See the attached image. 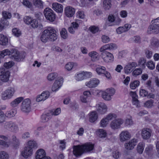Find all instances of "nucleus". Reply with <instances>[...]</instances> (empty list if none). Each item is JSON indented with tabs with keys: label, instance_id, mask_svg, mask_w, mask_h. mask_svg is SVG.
I'll return each mask as SVG.
<instances>
[{
	"label": "nucleus",
	"instance_id": "nucleus-49",
	"mask_svg": "<svg viewBox=\"0 0 159 159\" xmlns=\"http://www.w3.org/2000/svg\"><path fill=\"white\" fill-rule=\"evenodd\" d=\"M117 115L115 113H110L107 115L105 117L107 119L109 122L114 119H115L117 117Z\"/></svg>",
	"mask_w": 159,
	"mask_h": 159
},
{
	"label": "nucleus",
	"instance_id": "nucleus-58",
	"mask_svg": "<svg viewBox=\"0 0 159 159\" xmlns=\"http://www.w3.org/2000/svg\"><path fill=\"white\" fill-rule=\"evenodd\" d=\"M50 114H51V116L52 115L57 116L59 115L61 112V109L60 108H57L56 109L53 110L52 111H49Z\"/></svg>",
	"mask_w": 159,
	"mask_h": 159
},
{
	"label": "nucleus",
	"instance_id": "nucleus-59",
	"mask_svg": "<svg viewBox=\"0 0 159 159\" xmlns=\"http://www.w3.org/2000/svg\"><path fill=\"white\" fill-rule=\"evenodd\" d=\"M147 67L150 70H152L155 68V64L152 61H148L146 64Z\"/></svg>",
	"mask_w": 159,
	"mask_h": 159
},
{
	"label": "nucleus",
	"instance_id": "nucleus-46",
	"mask_svg": "<svg viewBox=\"0 0 159 159\" xmlns=\"http://www.w3.org/2000/svg\"><path fill=\"white\" fill-rule=\"evenodd\" d=\"M2 15L3 18L1 19H5L6 20H7V19H10L12 16L11 13L7 11H3L2 12Z\"/></svg>",
	"mask_w": 159,
	"mask_h": 159
},
{
	"label": "nucleus",
	"instance_id": "nucleus-34",
	"mask_svg": "<svg viewBox=\"0 0 159 159\" xmlns=\"http://www.w3.org/2000/svg\"><path fill=\"white\" fill-rule=\"evenodd\" d=\"M140 85V82L139 80H134L130 82L129 84L130 88L132 90H134L138 88Z\"/></svg>",
	"mask_w": 159,
	"mask_h": 159
},
{
	"label": "nucleus",
	"instance_id": "nucleus-30",
	"mask_svg": "<svg viewBox=\"0 0 159 159\" xmlns=\"http://www.w3.org/2000/svg\"><path fill=\"white\" fill-rule=\"evenodd\" d=\"M77 66L78 64L76 62H69L66 64L64 68L66 70L70 71L72 70L74 67H76Z\"/></svg>",
	"mask_w": 159,
	"mask_h": 159
},
{
	"label": "nucleus",
	"instance_id": "nucleus-62",
	"mask_svg": "<svg viewBox=\"0 0 159 159\" xmlns=\"http://www.w3.org/2000/svg\"><path fill=\"white\" fill-rule=\"evenodd\" d=\"M14 65V63L12 61L6 62L4 63V66L7 69L11 68Z\"/></svg>",
	"mask_w": 159,
	"mask_h": 159
},
{
	"label": "nucleus",
	"instance_id": "nucleus-2",
	"mask_svg": "<svg viewBox=\"0 0 159 159\" xmlns=\"http://www.w3.org/2000/svg\"><path fill=\"white\" fill-rule=\"evenodd\" d=\"M57 32L55 28L51 26H48L42 32L40 39L44 43L48 41H55L57 38Z\"/></svg>",
	"mask_w": 159,
	"mask_h": 159
},
{
	"label": "nucleus",
	"instance_id": "nucleus-56",
	"mask_svg": "<svg viewBox=\"0 0 159 159\" xmlns=\"http://www.w3.org/2000/svg\"><path fill=\"white\" fill-rule=\"evenodd\" d=\"M13 34L16 37H19L21 35V32L17 28H15L12 30Z\"/></svg>",
	"mask_w": 159,
	"mask_h": 159
},
{
	"label": "nucleus",
	"instance_id": "nucleus-63",
	"mask_svg": "<svg viewBox=\"0 0 159 159\" xmlns=\"http://www.w3.org/2000/svg\"><path fill=\"white\" fill-rule=\"evenodd\" d=\"M102 41L104 43H107L110 41V38L107 36L103 35L101 37Z\"/></svg>",
	"mask_w": 159,
	"mask_h": 159
},
{
	"label": "nucleus",
	"instance_id": "nucleus-42",
	"mask_svg": "<svg viewBox=\"0 0 159 159\" xmlns=\"http://www.w3.org/2000/svg\"><path fill=\"white\" fill-rule=\"evenodd\" d=\"M144 143L143 142H141L139 143L137 147V151L138 153L142 154L144 149Z\"/></svg>",
	"mask_w": 159,
	"mask_h": 159
},
{
	"label": "nucleus",
	"instance_id": "nucleus-19",
	"mask_svg": "<svg viewBox=\"0 0 159 159\" xmlns=\"http://www.w3.org/2000/svg\"><path fill=\"white\" fill-rule=\"evenodd\" d=\"M97 111L100 114H104L107 110V107L106 105L103 102H99L96 106Z\"/></svg>",
	"mask_w": 159,
	"mask_h": 159
},
{
	"label": "nucleus",
	"instance_id": "nucleus-14",
	"mask_svg": "<svg viewBox=\"0 0 159 159\" xmlns=\"http://www.w3.org/2000/svg\"><path fill=\"white\" fill-rule=\"evenodd\" d=\"M50 95V93L49 91H43L41 94L38 95L35 97V101L37 102H43L48 98Z\"/></svg>",
	"mask_w": 159,
	"mask_h": 159
},
{
	"label": "nucleus",
	"instance_id": "nucleus-24",
	"mask_svg": "<svg viewBox=\"0 0 159 159\" xmlns=\"http://www.w3.org/2000/svg\"><path fill=\"white\" fill-rule=\"evenodd\" d=\"M52 8L57 13H62L63 11V6L61 4L57 3H53L52 4Z\"/></svg>",
	"mask_w": 159,
	"mask_h": 159
},
{
	"label": "nucleus",
	"instance_id": "nucleus-18",
	"mask_svg": "<svg viewBox=\"0 0 159 159\" xmlns=\"http://www.w3.org/2000/svg\"><path fill=\"white\" fill-rule=\"evenodd\" d=\"M137 66L136 62L132 61L128 62L124 67V72L125 74H129L133 71V69Z\"/></svg>",
	"mask_w": 159,
	"mask_h": 159
},
{
	"label": "nucleus",
	"instance_id": "nucleus-23",
	"mask_svg": "<svg viewBox=\"0 0 159 159\" xmlns=\"http://www.w3.org/2000/svg\"><path fill=\"white\" fill-rule=\"evenodd\" d=\"M10 41L8 36L2 34H0V45L5 46L8 45Z\"/></svg>",
	"mask_w": 159,
	"mask_h": 159
},
{
	"label": "nucleus",
	"instance_id": "nucleus-38",
	"mask_svg": "<svg viewBox=\"0 0 159 159\" xmlns=\"http://www.w3.org/2000/svg\"><path fill=\"white\" fill-rule=\"evenodd\" d=\"M9 24V23L8 21L5 19H1L0 20V32L7 27Z\"/></svg>",
	"mask_w": 159,
	"mask_h": 159
},
{
	"label": "nucleus",
	"instance_id": "nucleus-61",
	"mask_svg": "<svg viewBox=\"0 0 159 159\" xmlns=\"http://www.w3.org/2000/svg\"><path fill=\"white\" fill-rule=\"evenodd\" d=\"M30 25L31 27L34 28H37L39 25L38 20L36 19H33Z\"/></svg>",
	"mask_w": 159,
	"mask_h": 159
},
{
	"label": "nucleus",
	"instance_id": "nucleus-20",
	"mask_svg": "<svg viewBox=\"0 0 159 159\" xmlns=\"http://www.w3.org/2000/svg\"><path fill=\"white\" fill-rule=\"evenodd\" d=\"M138 142V141L137 139H132L129 142L125 144V147L128 150H132L134 148Z\"/></svg>",
	"mask_w": 159,
	"mask_h": 159
},
{
	"label": "nucleus",
	"instance_id": "nucleus-16",
	"mask_svg": "<svg viewBox=\"0 0 159 159\" xmlns=\"http://www.w3.org/2000/svg\"><path fill=\"white\" fill-rule=\"evenodd\" d=\"M119 139L120 142H124L129 139L131 137L130 133L127 130L122 131L119 135Z\"/></svg>",
	"mask_w": 159,
	"mask_h": 159
},
{
	"label": "nucleus",
	"instance_id": "nucleus-45",
	"mask_svg": "<svg viewBox=\"0 0 159 159\" xmlns=\"http://www.w3.org/2000/svg\"><path fill=\"white\" fill-rule=\"evenodd\" d=\"M60 35L61 38L66 39L68 37V34L66 30L64 28H62L60 31Z\"/></svg>",
	"mask_w": 159,
	"mask_h": 159
},
{
	"label": "nucleus",
	"instance_id": "nucleus-60",
	"mask_svg": "<svg viewBox=\"0 0 159 159\" xmlns=\"http://www.w3.org/2000/svg\"><path fill=\"white\" fill-rule=\"evenodd\" d=\"M84 80L91 78L92 76V74L90 72L82 71Z\"/></svg>",
	"mask_w": 159,
	"mask_h": 159
},
{
	"label": "nucleus",
	"instance_id": "nucleus-37",
	"mask_svg": "<svg viewBox=\"0 0 159 159\" xmlns=\"http://www.w3.org/2000/svg\"><path fill=\"white\" fill-rule=\"evenodd\" d=\"M51 117V114H50V113L48 112L45 114H43L42 115L41 121L43 123L46 122L48 121Z\"/></svg>",
	"mask_w": 159,
	"mask_h": 159
},
{
	"label": "nucleus",
	"instance_id": "nucleus-29",
	"mask_svg": "<svg viewBox=\"0 0 159 159\" xmlns=\"http://www.w3.org/2000/svg\"><path fill=\"white\" fill-rule=\"evenodd\" d=\"M151 130L149 129H142L141 135L142 138L145 139H149L151 136Z\"/></svg>",
	"mask_w": 159,
	"mask_h": 159
},
{
	"label": "nucleus",
	"instance_id": "nucleus-57",
	"mask_svg": "<svg viewBox=\"0 0 159 159\" xmlns=\"http://www.w3.org/2000/svg\"><path fill=\"white\" fill-rule=\"evenodd\" d=\"M76 17L81 19H84L85 17L84 12L81 10H79L76 13Z\"/></svg>",
	"mask_w": 159,
	"mask_h": 159
},
{
	"label": "nucleus",
	"instance_id": "nucleus-10",
	"mask_svg": "<svg viewBox=\"0 0 159 159\" xmlns=\"http://www.w3.org/2000/svg\"><path fill=\"white\" fill-rule=\"evenodd\" d=\"M101 56L103 61L106 63L112 62L114 61V58L113 54L109 52H105L102 53Z\"/></svg>",
	"mask_w": 159,
	"mask_h": 159
},
{
	"label": "nucleus",
	"instance_id": "nucleus-26",
	"mask_svg": "<svg viewBox=\"0 0 159 159\" xmlns=\"http://www.w3.org/2000/svg\"><path fill=\"white\" fill-rule=\"evenodd\" d=\"M73 153L76 157L81 156L83 153V149L81 146H74Z\"/></svg>",
	"mask_w": 159,
	"mask_h": 159
},
{
	"label": "nucleus",
	"instance_id": "nucleus-32",
	"mask_svg": "<svg viewBox=\"0 0 159 159\" xmlns=\"http://www.w3.org/2000/svg\"><path fill=\"white\" fill-rule=\"evenodd\" d=\"M96 132L97 136L100 138H105L107 135L106 131L103 129H98L96 131Z\"/></svg>",
	"mask_w": 159,
	"mask_h": 159
},
{
	"label": "nucleus",
	"instance_id": "nucleus-13",
	"mask_svg": "<svg viewBox=\"0 0 159 159\" xmlns=\"http://www.w3.org/2000/svg\"><path fill=\"white\" fill-rule=\"evenodd\" d=\"M46 155V153L45 150L40 148L36 151L35 157V159H51L50 157Z\"/></svg>",
	"mask_w": 159,
	"mask_h": 159
},
{
	"label": "nucleus",
	"instance_id": "nucleus-7",
	"mask_svg": "<svg viewBox=\"0 0 159 159\" xmlns=\"http://www.w3.org/2000/svg\"><path fill=\"white\" fill-rule=\"evenodd\" d=\"M16 113V111L15 109H12L7 111L5 114L2 111L0 110V123L4 121L6 117L8 118L13 117L15 115Z\"/></svg>",
	"mask_w": 159,
	"mask_h": 159
},
{
	"label": "nucleus",
	"instance_id": "nucleus-43",
	"mask_svg": "<svg viewBox=\"0 0 159 159\" xmlns=\"http://www.w3.org/2000/svg\"><path fill=\"white\" fill-rule=\"evenodd\" d=\"M107 94L110 96L111 99H112V97L115 94V90L114 89L111 88H108L104 90H103Z\"/></svg>",
	"mask_w": 159,
	"mask_h": 159
},
{
	"label": "nucleus",
	"instance_id": "nucleus-3",
	"mask_svg": "<svg viewBox=\"0 0 159 159\" xmlns=\"http://www.w3.org/2000/svg\"><path fill=\"white\" fill-rule=\"evenodd\" d=\"M36 142L33 140H30L26 143L21 152V156L25 159L30 157L33 154V148L36 145Z\"/></svg>",
	"mask_w": 159,
	"mask_h": 159
},
{
	"label": "nucleus",
	"instance_id": "nucleus-50",
	"mask_svg": "<svg viewBox=\"0 0 159 159\" xmlns=\"http://www.w3.org/2000/svg\"><path fill=\"white\" fill-rule=\"evenodd\" d=\"M142 73V70L140 68H137L134 70L132 73V75L134 77L140 75Z\"/></svg>",
	"mask_w": 159,
	"mask_h": 159
},
{
	"label": "nucleus",
	"instance_id": "nucleus-47",
	"mask_svg": "<svg viewBox=\"0 0 159 159\" xmlns=\"http://www.w3.org/2000/svg\"><path fill=\"white\" fill-rule=\"evenodd\" d=\"M100 93L101 94L102 98L105 100L106 101H110L111 100V98L109 95L106 93L105 92L103 91H101Z\"/></svg>",
	"mask_w": 159,
	"mask_h": 159
},
{
	"label": "nucleus",
	"instance_id": "nucleus-44",
	"mask_svg": "<svg viewBox=\"0 0 159 159\" xmlns=\"http://www.w3.org/2000/svg\"><path fill=\"white\" fill-rule=\"evenodd\" d=\"M58 76V75L57 73H51L48 74L47 76V79L49 81H52L54 80Z\"/></svg>",
	"mask_w": 159,
	"mask_h": 159
},
{
	"label": "nucleus",
	"instance_id": "nucleus-53",
	"mask_svg": "<svg viewBox=\"0 0 159 159\" xmlns=\"http://www.w3.org/2000/svg\"><path fill=\"white\" fill-rule=\"evenodd\" d=\"M33 18L28 16H25L23 18L24 22L26 25H30Z\"/></svg>",
	"mask_w": 159,
	"mask_h": 159
},
{
	"label": "nucleus",
	"instance_id": "nucleus-9",
	"mask_svg": "<svg viewBox=\"0 0 159 159\" xmlns=\"http://www.w3.org/2000/svg\"><path fill=\"white\" fill-rule=\"evenodd\" d=\"M10 76L9 71L6 69L2 67L0 68V80L3 82L8 81Z\"/></svg>",
	"mask_w": 159,
	"mask_h": 159
},
{
	"label": "nucleus",
	"instance_id": "nucleus-17",
	"mask_svg": "<svg viewBox=\"0 0 159 159\" xmlns=\"http://www.w3.org/2000/svg\"><path fill=\"white\" fill-rule=\"evenodd\" d=\"M99 80L96 78H92L85 82V85L89 88H93L97 87L100 84Z\"/></svg>",
	"mask_w": 159,
	"mask_h": 159
},
{
	"label": "nucleus",
	"instance_id": "nucleus-28",
	"mask_svg": "<svg viewBox=\"0 0 159 159\" xmlns=\"http://www.w3.org/2000/svg\"><path fill=\"white\" fill-rule=\"evenodd\" d=\"M88 56L90 57L92 61H96L99 59V54L96 51H92L89 52L88 53Z\"/></svg>",
	"mask_w": 159,
	"mask_h": 159
},
{
	"label": "nucleus",
	"instance_id": "nucleus-11",
	"mask_svg": "<svg viewBox=\"0 0 159 159\" xmlns=\"http://www.w3.org/2000/svg\"><path fill=\"white\" fill-rule=\"evenodd\" d=\"M123 123V119L120 118H118L112 120L110 124V126L112 129H118L121 128V126Z\"/></svg>",
	"mask_w": 159,
	"mask_h": 159
},
{
	"label": "nucleus",
	"instance_id": "nucleus-54",
	"mask_svg": "<svg viewBox=\"0 0 159 159\" xmlns=\"http://www.w3.org/2000/svg\"><path fill=\"white\" fill-rule=\"evenodd\" d=\"M153 101L152 100H149L144 103L145 107L151 108L153 106Z\"/></svg>",
	"mask_w": 159,
	"mask_h": 159
},
{
	"label": "nucleus",
	"instance_id": "nucleus-5",
	"mask_svg": "<svg viewBox=\"0 0 159 159\" xmlns=\"http://www.w3.org/2000/svg\"><path fill=\"white\" fill-rule=\"evenodd\" d=\"M152 24L149 27L148 32V34H157L159 32V17L152 20Z\"/></svg>",
	"mask_w": 159,
	"mask_h": 159
},
{
	"label": "nucleus",
	"instance_id": "nucleus-33",
	"mask_svg": "<svg viewBox=\"0 0 159 159\" xmlns=\"http://www.w3.org/2000/svg\"><path fill=\"white\" fill-rule=\"evenodd\" d=\"M102 5L104 9L109 10L112 6L111 0H103Z\"/></svg>",
	"mask_w": 159,
	"mask_h": 159
},
{
	"label": "nucleus",
	"instance_id": "nucleus-55",
	"mask_svg": "<svg viewBox=\"0 0 159 159\" xmlns=\"http://www.w3.org/2000/svg\"><path fill=\"white\" fill-rule=\"evenodd\" d=\"M82 23V21L81 20H76L75 21L71 23V26L77 29L79 27V25Z\"/></svg>",
	"mask_w": 159,
	"mask_h": 159
},
{
	"label": "nucleus",
	"instance_id": "nucleus-51",
	"mask_svg": "<svg viewBox=\"0 0 159 159\" xmlns=\"http://www.w3.org/2000/svg\"><path fill=\"white\" fill-rule=\"evenodd\" d=\"M109 121L105 117L102 119L100 122V125L102 127H105L109 124Z\"/></svg>",
	"mask_w": 159,
	"mask_h": 159
},
{
	"label": "nucleus",
	"instance_id": "nucleus-41",
	"mask_svg": "<svg viewBox=\"0 0 159 159\" xmlns=\"http://www.w3.org/2000/svg\"><path fill=\"white\" fill-rule=\"evenodd\" d=\"M106 70V68L104 66H98L95 69L96 73L98 75L103 74Z\"/></svg>",
	"mask_w": 159,
	"mask_h": 159
},
{
	"label": "nucleus",
	"instance_id": "nucleus-25",
	"mask_svg": "<svg viewBox=\"0 0 159 159\" xmlns=\"http://www.w3.org/2000/svg\"><path fill=\"white\" fill-rule=\"evenodd\" d=\"M139 95L140 96L143 97H147L148 98H153L154 95L152 93H149L148 94V92L147 91L141 87L139 89Z\"/></svg>",
	"mask_w": 159,
	"mask_h": 159
},
{
	"label": "nucleus",
	"instance_id": "nucleus-48",
	"mask_svg": "<svg viewBox=\"0 0 159 159\" xmlns=\"http://www.w3.org/2000/svg\"><path fill=\"white\" fill-rule=\"evenodd\" d=\"M120 155V154L117 148H115L113 149L112 155L114 158L117 159L119 157Z\"/></svg>",
	"mask_w": 159,
	"mask_h": 159
},
{
	"label": "nucleus",
	"instance_id": "nucleus-1",
	"mask_svg": "<svg viewBox=\"0 0 159 159\" xmlns=\"http://www.w3.org/2000/svg\"><path fill=\"white\" fill-rule=\"evenodd\" d=\"M7 56H8L16 61H20L23 60L25 57V53L24 52L20 53L15 48H12L10 50L6 49L0 51V58H3Z\"/></svg>",
	"mask_w": 159,
	"mask_h": 159
},
{
	"label": "nucleus",
	"instance_id": "nucleus-8",
	"mask_svg": "<svg viewBox=\"0 0 159 159\" xmlns=\"http://www.w3.org/2000/svg\"><path fill=\"white\" fill-rule=\"evenodd\" d=\"M63 82V79L61 77H58L53 84L51 90L53 92H56L58 91L62 87Z\"/></svg>",
	"mask_w": 159,
	"mask_h": 159
},
{
	"label": "nucleus",
	"instance_id": "nucleus-36",
	"mask_svg": "<svg viewBox=\"0 0 159 159\" xmlns=\"http://www.w3.org/2000/svg\"><path fill=\"white\" fill-rule=\"evenodd\" d=\"M33 3L34 5L36 7L40 9L43 8L44 2L41 0H34Z\"/></svg>",
	"mask_w": 159,
	"mask_h": 159
},
{
	"label": "nucleus",
	"instance_id": "nucleus-31",
	"mask_svg": "<svg viewBox=\"0 0 159 159\" xmlns=\"http://www.w3.org/2000/svg\"><path fill=\"white\" fill-rule=\"evenodd\" d=\"M83 148V152H88L92 150L93 148V145L90 143H87L82 145Z\"/></svg>",
	"mask_w": 159,
	"mask_h": 159
},
{
	"label": "nucleus",
	"instance_id": "nucleus-52",
	"mask_svg": "<svg viewBox=\"0 0 159 159\" xmlns=\"http://www.w3.org/2000/svg\"><path fill=\"white\" fill-rule=\"evenodd\" d=\"M21 3L24 7L27 8H30L32 7V3L28 0H23L21 2Z\"/></svg>",
	"mask_w": 159,
	"mask_h": 159
},
{
	"label": "nucleus",
	"instance_id": "nucleus-6",
	"mask_svg": "<svg viewBox=\"0 0 159 159\" xmlns=\"http://www.w3.org/2000/svg\"><path fill=\"white\" fill-rule=\"evenodd\" d=\"M43 12L45 17L47 20L52 22L55 21L56 15L51 8H46L44 10Z\"/></svg>",
	"mask_w": 159,
	"mask_h": 159
},
{
	"label": "nucleus",
	"instance_id": "nucleus-21",
	"mask_svg": "<svg viewBox=\"0 0 159 159\" xmlns=\"http://www.w3.org/2000/svg\"><path fill=\"white\" fill-rule=\"evenodd\" d=\"M89 122L93 123L96 122L98 119V114L97 111H93L90 112L87 116Z\"/></svg>",
	"mask_w": 159,
	"mask_h": 159
},
{
	"label": "nucleus",
	"instance_id": "nucleus-15",
	"mask_svg": "<svg viewBox=\"0 0 159 159\" xmlns=\"http://www.w3.org/2000/svg\"><path fill=\"white\" fill-rule=\"evenodd\" d=\"M31 101L29 98H26L24 100L22 103L21 106V110L25 112H30L31 109Z\"/></svg>",
	"mask_w": 159,
	"mask_h": 159
},
{
	"label": "nucleus",
	"instance_id": "nucleus-40",
	"mask_svg": "<svg viewBox=\"0 0 159 159\" xmlns=\"http://www.w3.org/2000/svg\"><path fill=\"white\" fill-rule=\"evenodd\" d=\"M5 125L6 128H11L13 131H15L18 128L17 125L11 121L6 122L5 123Z\"/></svg>",
	"mask_w": 159,
	"mask_h": 159
},
{
	"label": "nucleus",
	"instance_id": "nucleus-27",
	"mask_svg": "<svg viewBox=\"0 0 159 159\" xmlns=\"http://www.w3.org/2000/svg\"><path fill=\"white\" fill-rule=\"evenodd\" d=\"M124 125L125 127H130L134 124L132 116L128 115L127 116L124 121Z\"/></svg>",
	"mask_w": 159,
	"mask_h": 159
},
{
	"label": "nucleus",
	"instance_id": "nucleus-12",
	"mask_svg": "<svg viewBox=\"0 0 159 159\" xmlns=\"http://www.w3.org/2000/svg\"><path fill=\"white\" fill-rule=\"evenodd\" d=\"M19 142V139L15 136H13L12 137L11 141L9 142H5L0 139V145L4 148H7L11 146H14L13 144H16Z\"/></svg>",
	"mask_w": 159,
	"mask_h": 159
},
{
	"label": "nucleus",
	"instance_id": "nucleus-39",
	"mask_svg": "<svg viewBox=\"0 0 159 159\" xmlns=\"http://www.w3.org/2000/svg\"><path fill=\"white\" fill-rule=\"evenodd\" d=\"M75 80L78 81H81L84 80L82 71L77 72L74 76Z\"/></svg>",
	"mask_w": 159,
	"mask_h": 159
},
{
	"label": "nucleus",
	"instance_id": "nucleus-64",
	"mask_svg": "<svg viewBox=\"0 0 159 159\" xmlns=\"http://www.w3.org/2000/svg\"><path fill=\"white\" fill-rule=\"evenodd\" d=\"M8 155L5 152L2 151L0 152V159H8Z\"/></svg>",
	"mask_w": 159,
	"mask_h": 159
},
{
	"label": "nucleus",
	"instance_id": "nucleus-22",
	"mask_svg": "<svg viewBox=\"0 0 159 159\" xmlns=\"http://www.w3.org/2000/svg\"><path fill=\"white\" fill-rule=\"evenodd\" d=\"M75 12V9L71 6H67L65 8L64 13L68 17H72Z\"/></svg>",
	"mask_w": 159,
	"mask_h": 159
},
{
	"label": "nucleus",
	"instance_id": "nucleus-4",
	"mask_svg": "<svg viewBox=\"0 0 159 159\" xmlns=\"http://www.w3.org/2000/svg\"><path fill=\"white\" fill-rule=\"evenodd\" d=\"M16 91V89L15 87H9L2 92L1 93L2 99L6 100L11 98L14 96Z\"/></svg>",
	"mask_w": 159,
	"mask_h": 159
},
{
	"label": "nucleus",
	"instance_id": "nucleus-35",
	"mask_svg": "<svg viewBox=\"0 0 159 159\" xmlns=\"http://www.w3.org/2000/svg\"><path fill=\"white\" fill-rule=\"evenodd\" d=\"M24 99L23 97L17 98L11 103V105L12 107H16Z\"/></svg>",
	"mask_w": 159,
	"mask_h": 159
}]
</instances>
